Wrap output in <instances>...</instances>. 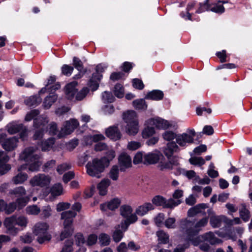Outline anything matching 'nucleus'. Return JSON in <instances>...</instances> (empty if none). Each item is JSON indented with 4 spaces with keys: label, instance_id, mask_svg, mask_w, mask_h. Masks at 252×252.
<instances>
[{
    "label": "nucleus",
    "instance_id": "nucleus-29",
    "mask_svg": "<svg viewBox=\"0 0 252 252\" xmlns=\"http://www.w3.org/2000/svg\"><path fill=\"white\" fill-rule=\"evenodd\" d=\"M111 181L108 179L102 180L97 185L99 193L101 195H104L107 193V188L110 186Z\"/></svg>",
    "mask_w": 252,
    "mask_h": 252
},
{
    "label": "nucleus",
    "instance_id": "nucleus-46",
    "mask_svg": "<svg viewBox=\"0 0 252 252\" xmlns=\"http://www.w3.org/2000/svg\"><path fill=\"white\" fill-rule=\"evenodd\" d=\"M98 239L101 246H107L109 245L110 242V237L105 233L100 234L99 236Z\"/></svg>",
    "mask_w": 252,
    "mask_h": 252
},
{
    "label": "nucleus",
    "instance_id": "nucleus-25",
    "mask_svg": "<svg viewBox=\"0 0 252 252\" xmlns=\"http://www.w3.org/2000/svg\"><path fill=\"white\" fill-rule=\"evenodd\" d=\"M154 207L151 203H145L142 205L139 206L135 211V214L140 216H143L146 215L148 211L153 210Z\"/></svg>",
    "mask_w": 252,
    "mask_h": 252
},
{
    "label": "nucleus",
    "instance_id": "nucleus-6",
    "mask_svg": "<svg viewBox=\"0 0 252 252\" xmlns=\"http://www.w3.org/2000/svg\"><path fill=\"white\" fill-rule=\"evenodd\" d=\"M120 214L125 220L122 221L121 226L123 230H126L130 224L135 222L138 218L135 213H132V207L128 205H122L120 209Z\"/></svg>",
    "mask_w": 252,
    "mask_h": 252
},
{
    "label": "nucleus",
    "instance_id": "nucleus-34",
    "mask_svg": "<svg viewBox=\"0 0 252 252\" xmlns=\"http://www.w3.org/2000/svg\"><path fill=\"white\" fill-rule=\"evenodd\" d=\"M28 175L25 173L20 172L12 179V182L15 185L21 184L28 179Z\"/></svg>",
    "mask_w": 252,
    "mask_h": 252
},
{
    "label": "nucleus",
    "instance_id": "nucleus-47",
    "mask_svg": "<svg viewBox=\"0 0 252 252\" xmlns=\"http://www.w3.org/2000/svg\"><path fill=\"white\" fill-rule=\"evenodd\" d=\"M155 133V128L152 126H148L143 130L142 135L144 138H147L152 136Z\"/></svg>",
    "mask_w": 252,
    "mask_h": 252
},
{
    "label": "nucleus",
    "instance_id": "nucleus-59",
    "mask_svg": "<svg viewBox=\"0 0 252 252\" xmlns=\"http://www.w3.org/2000/svg\"><path fill=\"white\" fill-rule=\"evenodd\" d=\"M71 167L69 163H64L58 166L57 171L60 174H62L65 171L69 169Z\"/></svg>",
    "mask_w": 252,
    "mask_h": 252
},
{
    "label": "nucleus",
    "instance_id": "nucleus-19",
    "mask_svg": "<svg viewBox=\"0 0 252 252\" xmlns=\"http://www.w3.org/2000/svg\"><path fill=\"white\" fill-rule=\"evenodd\" d=\"M18 141V138L16 136L7 138L2 144V147L6 151H12L17 147Z\"/></svg>",
    "mask_w": 252,
    "mask_h": 252
},
{
    "label": "nucleus",
    "instance_id": "nucleus-11",
    "mask_svg": "<svg viewBox=\"0 0 252 252\" xmlns=\"http://www.w3.org/2000/svg\"><path fill=\"white\" fill-rule=\"evenodd\" d=\"M79 126V123L76 119H70L65 122L63 126L60 131L58 137L61 138L70 134Z\"/></svg>",
    "mask_w": 252,
    "mask_h": 252
},
{
    "label": "nucleus",
    "instance_id": "nucleus-36",
    "mask_svg": "<svg viewBox=\"0 0 252 252\" xmlns=\"http://www.w3.org/2000/svg\"><path fill=\"white\" fill-rule=\"evenodd\" d=\"M223 216L213 215L210 217V223L213 228H218L221 226Z\"/></svg>",
    "mask_w": 252,
    "mask_h": 252
},
{
    "label": "nucleus",
    "instance_id": "nucleus-24",
    "mask_svg": "<svg viewBox=\"0 0 252 252\" xmlns=\"http://www.w3.org/2000/svg\"><path fill=\"white\" fill-rule=\"evenodd\" d=\"M102 77V75L101 74L94 73L93 74L92 78L88 83V85L93 91L97 89L99 86L98 82Z\"/></svg>",
    "mask_w": 252,
    "mask_h": 252
},
{
    "label": "nucleus",
    "instance_id": "nucleus-13",
    "mask_svg": "<svg viewBox=\"0 0 252 252\" xmlns=\"http://www.w3.org/2000/svg\"><path fill=\"white\" fill-rule=\"evenodd\" d=\"M161 158H164L159 152H150L144 155V164H153L157 163Z\"/></svg>",
    "mask_w": 252,
    "mask_h": 252
},
{
    "label": "nucleus",
    "instance_id": "nucleus-42",
    "mask_svg": "<svg viewBox=\"0 0 252 252\" xmlns=\"http://www.w3.org/2000/svg\"><path fill=\"white\" fill-rule=\"evenodd\" d=\"M133 105L137 110H145L147 108V105L143 99H136L133 101Z\"/></svg>",
    "mask_w": 252,
    "mask_h": 252
},
{
    "label": "nucleus",
    "instance_id": "nucleus-31",
    "mask_svg": "<svg viewBox=\"0 0 252 252\" xmlns=\"http://www.w3.org/2000/svg\"><path fill=\"white\" fill-rule=\"evenodd\" d=\"M57 99L58 96L57 94H49L45 98L42 104L43 107L46 109H49L57 101Z\"/></svg>",
    "mask_w": 252,
    "mask_h": 252
},
{
    "label": "nucleus",
    "instance_id": "nucleus-4",
    "mask_svg": "<svg viewBox=\"0 0 252 252\" xmlns=\"http://www.w3.org/2000/svg\"><path fill=\"white\" fill-rule=\"evenodd\" d=\"M123 119L126 123V132L130 135L137 134L139 126L136 113L133 110H128L123 113Z\"/></svg>",
    "mask_w": 252,
    "mask_h": 252
},
{
    "label": "nucleus",
    "instance_id": "nucleus-33",
    "mask_svg": "<svg viewBox=\"0 0 252 252\" xmlns=\"http://www.w3.org/2000/svg\"><path fill=\"white\" fill-rule=\"evenodd\" d=\"M41 98L38 95H33L25 100V103L29 106H36L41 102Z\"/></svg>",
    "mask_w": 252,
    "mask_h": 252
},
{
    "label": "nucleus",
    "instance_id": "nucleus-57",
    "mask_svg": "<svg viewBox=\"0 0 252 252\" xmlns=\"http://www.w3.org/2000/svg\"><path fill=\"white\" fill-rule=\"evenodd\" d=\"M177 134L171 131H166L162 135L163 138L166 141H171L174 139H176Z\"/></svg>",
    "mask_w": 252,
    "mask_h": 252
},
{
    "label": "nucleus",
    "instance_id": "nucleus-20",
    "mask_svg": "<svg viewBox=\"0 0 252 252\" xmlns=\"http://www.w3.org/2000/svg\"><path fill=\"white\" fill-rule=\"evenodd\" d=\"M77 83L75 81L67 84L65 88V94L68 99L72 100L76 94L77 89Z\"/></svg>",
    "mask_w": 252,
    "mask_h": 252
},
{
    "label": "nucleus",
    "instance_id": "nucleus-51",
    "mask_svg": "<svg viewBox=\"0 0 252 252\" xmlns=\"http://www.w3.org/2000/svg\"><path fill=\"white\" fill-rule=\"evenodd\" d=\"M189 161L194 165L201 166L205 163V160L202 157H192L189 158Z\"/></svg>",
    "mask_w": 252,
    "mask_h": 252
},
{
    "label": "nucleus",
    "instance_id": "nucleus-32",
    "mask_svg": "<svg viewBox=\"0 0 252 252\" xmlns=\"http://www.w3.org/2000/svg\"><path fill=\"white\" fill-rule=\"evenodd\" d=\"M23 126L22 124L13 122L7 126V131L10 134H15L21 131L23 128Z\"/></svg>",
    "mask_w": 252,
    "mask_h": 252
},
{
    "label": "nucleus",
    "instance_id": "nucleus-22",
    "mask_svg": "<svg viewBox=\"0 0 252 252\" xmlns=\"http://www.w3.org/2000/svg\"><path fill=\"white\" fill-rule=\"evenodd\" d=\"M106 134L110 139L116 141L121 137V134L118 128L115 126H110L106 130Z\"/></svg>",
    "mask_w": 252,
    "mask_h": 252
},
{
    "label": "nucleus",
    "instance_id": "nucleus-53",
    "mask_svg": "<svg viewBox=\"0 0 252 252\" xmlns=\"http://www.w3.org/2000/svg\"><path fill=\"white\" fill-rule=\"evenodd\" d=\"M89 90L87 87L83 88L80 92H79L76 95L75 99L77 100H82L89 93Z\"/></svg>",
    "mask_w": 252,
    "mask_h": 252
},
{
    "label": "nucleus",
    "instance_id": "nucleus-15",
    "mask_svg": "<svg viewBox=\"0 0 252 252\" xmlns=\"http://www.w3.org/2000/svg\"><path fill=\"white\" fill-rule=\"evenodd\" d=\"M119 165L120 170L124 172L127 168L131 166V158L130 157L125 153H122L119 157Z\"/></svg>",
    "mask_w": 252,
    "mask_h": 252
},
{
    "label": "nucleus",
    "instance_id": "nucleus-37",
    "mask_svg": "<svg viewBox=\"0 0 252 252\" xmlns=\"http://www.w3.org/2000/svg\"><path fill=\"white\" fill-rule=\"evenodd\" d=\"M10 195H15L20 197H23L26 194V190L23 186L16 187L12 189H10L9 192Z\"/></svg>",
    "mask_w": 252,
    "mask_h": 252
},
{
    "label": "nucleus",
    "instance_id": "nucleus-23",
    "mask_svg": "<svg viewBox=\"0 0 252 252\" xmlns=\"http://www.w3.org/2000/svg\"><path fill=\"white\" fill-rule=\"evenodd\" d=\"M121 201L118 198H114L107 203L102 204L100 205V209L103 211H106L107 209L114 210L118 208L120 205Z\"/></svg>",
    "mask_w": 252,
    "mask_h": 252
},
{
    "label": "nucleus",
    "instance_id": "nucleus-63",
    "mask_svg": "<svg viewBox=\"0 0 252 252\" xmlns=\"http://www.w3.org/2000/svg\"><path fill=\"white\" fill-rule=\"evenodd\" d=\"M132 85L134 88L140 90H142L144 87V85L142 81L137 78H135L132 80Z\"/></svg>",
    "mask_w": 252,
    "mask_h": 252
},
{
    "label": "nucleus",
    "instance_id": "nucleus-40",
    "mask_svg": "<svg viewBox=\"0 0 252 252\" xmlns=\"http://www.w3.org/2000/svg\"><path fill=\"white\" fill-rule=\"evenodd\" d=\"M157 236L159 243L167 244L169 242V235L163 230H159L157 232Z\"/></svg>",
    "mask_w": 252,
    "mask_h": 252
},
{
    "label": "nucleus",
    "instance_id": "nucleus-50",
    "mask_svg": "<svg viewBox=\"0 0 252 252\" xmlns=\"http://www.w3.org/2000/svg\"><path fill=\"white\" fill-rule=\"evenodd\" d=\"M49 132V134L51 135H58L60 131H58L57 128V125L55 122H52L48 126V128L46 130Z\"/></svg>",
    "mask_w": 252,
    "mask_h": 252
},
{
    "label": "nucleus",
    "instance_id": "nucleus-17",
    "mask_svg": "<svg viewBox=\"0 0 252 252\" xmlns=\"http://www.w3.org/2000/svg\"><path fill=\"white\" fill-rule=\"evenodd\" d=\"M161 158L159 162L158 167L161 171L165 170H172L173 166L178 164V158L176 157H173L172 159H168V161H163Z\"/></svg>",
    "mask_w": 252,
    "mask_h": 252
},
{
    "label": "nucleus",
    "instance_id": "nucleus-10",
    "mask_svg": "<svg viewBox=\"0 0 252 252\" xmlns=\"http://www.w3.org/2000/svg\"><path fill=\"white\" fill-rule=\"evenodd\" d=\"M152 203L157 206H162L163 208H172L181 204V201L180 200H175L172 198L166 200L162 196L157 195L152 199Z\"/></svg>",
    "mask_w": 252,
    "mask_h": 252
},
{
    "label": "nucleus",
    "instance_id": "nucleus-3",
    "mask_svg": "<svg viewBox=\"0 0 252 252\" xmlns=\"http://www.w3.org/2000/svg\"><path fill=\"white\" fill-rule=\"evenodd\" d=\"M208 222V219L207 217L202 218L195 223L191 220L185 219L181 221L180 225L182 230L185 234L192 236H197L202 228L207 225Z\"/></svg>",
    "mask_w": 252,
    "mask_h": 252
},
{
    "label": "nucleus",
    "instance_id": "nucleus-18",
    "mask_svg": "<svg viewBox=\"0 0 252 252\" xmlns=\"http://www.w3.org/2000/svg\"><path fill=\"white\" fill-rule=\"evenodd\" d=\"M179 150L178 146L174 142H171L167 143L166 146L162 148V152L168 159H172V156L174 152Z\"/></svg>",
    "mask_w": 252,
    "mask_h": 252
},
{
    "label": "nucleus",
    "instance_id": "nucleus-35",
    "mask_svg": "<svg viewBox=\"0 0 252 252\" xmlns=\"http://www.w3.org/2000/svg\"><path fill=\"white\" fill-rule=\"evenodd\" d=\"M54 138H49L47 140L42 141L41 143V148L42 151H48L52 149L55 143Z\"/></svg>",
    "mask_w": 252,
    "mask_h": 252
},
{
    "label": "nucleus",
    "instance_id": "nucleus-27",
    "mask_svg": "<svg viewBox=\"0 0 252 252\" xmlns=\"http://www.w3.org/2000/svg\"><path fill=\"white\" fill-rule=\"evenodd\" d=\"M163 95V93L161 91L155 90L148 93L145 96V99L158 101L162 99Z\"/></svg>",
    "mask_w": 252,
    "mask_h": 252
},
{
    "label": "nucleus",
    "instance_id": "nucleus-62",
    "mask_svg": "<svg viewBox=\"0 0 252 252\" xmlns=\"http://www.w3.org/2000/svg\"><path fill=\"white\" fill-rule=\"evenodd\" d=\"M144 161V155L142 152H138L135 155L133 162L135 164H137L140 163H143Z\"/></svg>",
    "mask_w": 252,
    "mask_h": 252
},
{
    "label": "nucleus",
    "instance_id": "nucleus-56",
    "mask_svg": "<svg viewBox=\"0 0 252 252\" xmlns=\"http://www.w3.org/2000/svg\"><path fill=\"white\" fill-rule=\"evenodd\" d=\"M16 203L12 202L7 204L6 203V206H5V209L4 212L5 214L9 215L12 213L16 209Z\"/></svg>",
    "mask_w": 252,
    "mask_h": 252
},
{
    "label": "nucleus",
    "instance_id": "nucleus-12",
    "mask_svg": "<svg viewBox=\"0 0 252 252\" xmlns=\"http://www.w3.org/2000/svg\"><path fill=\"white\" fill-rule=\"evenodd\" d=\"M51 182V178L44 174H39L34 176L30 181V184L33 186L44 187L48 186Z\"/></svg>",
    "mask_w": 252,
    "mask_h": 252
},
{
    "label": "nucleus",
    "instance_id": "nucleus-30",
    "mask_svg": "<svg viewBox=\"0 0 252 252\" xmlns=\"http://www.w3.org/2000/svg\"><path fill=\"white\" fill-rule=\"evenodd\" d=\"M207 207V205L204 203L197 204L189 210L188 212V216L192 217L197 214L202 213L203 210Z\"/></svg>",
    "mask_w": 252,
    "mask_h": 252
},
{
    "label": "nucleus",
    "instance_id": "nucleus-16",
    "mask_svg": "<svg viewBox=\"0 0 252 252\" xmlns=\"http://www.w3.org/2000/svg\"><path fill=\"white\" fill-rule=\"evenodd\" d=\"M9 157L3 151H0V175L6 173L11 169L10 164H6Z\"/></svg>",
    "mask_w": 252,
    "mask_h": 252
},
{
    "label": "nucleus",
    "instance_id": "nucleus-48",
    "mask_svg": "<svg viewBox=\"0 0 252 252\" xmlns=\"http://www.w3.org/2000/svg\"><path fill=\"white\" fill-rule=\"evenodd\" d=\"M119 174V169L117 165H114L109 172L110 178L114 181L118 180Z\"/></svg>",
    "mask_w": 252,
    "mask_h": 252
},
{
    "label": "nucleus",
    "instance_id": "nucleus-55",
    "mask_svg": "<svg viewBox=\"0 0 252 252\" xmlns=\"http://www.w3.org/2000/svg\"><path fill=\"white\" fill-rule=\"evenodd\" d=\"M73 64L79 72H82L83 70V65L82 61L79 58L75 57L73 58Z\"/></svg>",
    "mask_w": 252,
    "mask_h": 252
},
{
    "label": "nucleus",
    "instance_id": "nucleus-45",
    "mask_svg": "<svg viewBox=\"0 0 252 252\" xmlns=\"http://www.w3.org/2000/svg\"><path fill=\"white\" fill-rule=\"evenodd\" d=\"M26 212L28 215H37L40 212V209L37 205H30L26 208Z\"/></svg>",
    "mask_w": 252,
    "mask_h": 252
},
{
    "label": "nucleus",
    "instance_id": "nucleus-49",
    "mask_svg": "<svg viewBox=\"0 0 252 252\" xmlns=\"http://www.w3.org/2000/svg\"><path fill=\"white\" fill-rule=\"evenodd\" d=\"M114 94L118 98H122L124 95V89L120 84H117L114 90Z\"/></svg>",
    "mask_w": 252,
    "mask_h": 252
},
{
    "label": "nucleus",
    "instance_id": "nucleus-41",
    "mask_svg": "<svg viewBox=\"0 0 252 252\" xmlns=\"http://www.w3.org/2000/svg\"><path fill=\"white\" fill-rule=\"evenodd\" d=\"M29 200V196L21 197L17 198L14 202L16 203V207L20 210L26 206Z\"/></svg>",
    "mask_w": 252,
    "mask_h": 252
},
{
    "label": "nucleus",
    "instance_id": "nucleus-28",
    "mask_svg": "<svg viewBox=\"0 0 252 252\" xmlns=\"http://www.w3.org/2000/svg\"><path fill=\"white\" fill-rule=\"evenodd\" d=\"M206 6L207 7V8L206 9L207 11H211L216 13L222 14L225 11L224 6L221 4H220L218 1L217 3H212L211 4L207 3Z\"/></svg>",
    "mask_w": 252,
    "mask_h": 252
},
{
    "label": "nucleus",
    "instance_id": "nucleus-61",
    "mask_svg": "<svg viewBox=\"0 0 252 252\" xmlns=\"http://www.w3.org/2000/svg\"><path fill=\"white\" fill-rule=\"evenodd\" d=\"M56 163V160L54 159H52L47 161L43 165L42 167L43 171L44 172L48 171L50 169L53 168L55 166Z\"/></svg>",
    "mask_w": 252,
    "mask_h": 252
},
{
    "label": "nucleus",
    "instance_id": "nucleus-39",
    "mask_svg": "<svg viewBox=\"0 0 252 252\" xmlns=\"http://www.w3.org/2000/svg\"><path fill=\"white\" fill-rule=\"evenodd\" d=\"M187 239L191 242L194 246H200L201 243L204 241L203 234L195 237V236H190L188 234H186Z\"/></svg>",
    "mask_w": 252,
    "mask_h": 252
},
{
    "label": "nucleus",
    "instance_id": "nucleus-43",
    "mask_svg": "<svg viewBox=\"0 0 252 252\" xmlns=\"http://www.w3.org/2000/svg\"><path fill=\"white\" fill-rule=\"evenodd\" d=\"M101 98L103 102L105 103H112L115 99L112 93L107 91H105L102 94Z\"/></svg>",
    "mask_w": 252,
    "mask_h": 252
},
{
    "label": "nucleus",
    "instance_id": "nucleus-1",
    "mask_svg": "<svg viewBox=\"0 0 252 252\" xmlns=\"http://www.w3.org/2000/svg\"><path fill=\"white\" fill-rule=\"evenodd\" d=\"M115 152L109 151L107 157H104L100 159L95 158L92 162H89L86 167L88 174L92 177L100 178V174L102 172L105 167L108 166L110 161L114 158Z\"/></svg>",
    "mask_w": 252,
    "mask_h": 252
},
{
    "label": "nucleus",
    "instance_id": "nucleus-64",
    "mask_svg": "<svg viewBox=\"0 0 252 252\" xmlns=\"http://www.w3.org/2000/svg\"><path fill=\"white\" fill-rule=\"evenodd\" d=\"M78 144V140L77 139H73L70 140L66 144V148L69 151L73 150Z\"/></svg>",
    "mask_w": 252,
    "mask_h": 252
},
{
    "label": "nucleus",
    "instance_id": "nucleus-38",
    "mask_svg": "<svg viewBox=\"0 0 252 252\" xmlns=\"http://www.w3.org/2000/svg\"><path fill=\"white\" fill-rule=\"evenodd\" d=\"M126 231V230L122 229L121 224L118 225V226L116 227V229L113 233V238L114 241L116 242H120L123 237V232Z\"/></svg>",
    "mask_w": 252,
    "mask_h": 252
},
{
    "label": "nucleus",
    "instance_id": "nucleus-58",
    "mask_svg": "<svg viewBox=\"0 0 252 252\" xmlns=\"http://www.w3.org/2000/svg\"><path fill=\"white\" fill-rule=\"evenodd\" d=\"M74 68L67 64H64L62 67V73L67 76H69L72 74Z\"/></svg>",
    "mask_w": 252,
    "mask_h": 252
},
{
    "label": "nucleus",
    "instance_id": "nucleus-14",
    "mask_svg": "<svg viewBox=\"0 0 252 252\" xmlns=\"http://www.w3.org/2000/svg\"><path fill=\"white\" fill-rule=\"evenodd\" d=\"M147 125L155 126L158 129H165L171 126L170 123L159 117L151 118L147 121Z\"/></svg>",
    "mask_w": 252,
    "mask_h": 252
},
{
    "label": "nucleus",
    "instance_id": "nucleus-60",
    "mask_svg": "<svg viewBox=\"0 0 252 252\" xmlns=\"http://www.w3.org/2000/svg\"><path fill=\"white\" fill-rule=\"evenodd\" d=\"M72 240H67L61 252H73Z\"/></svg>",
    "mask_w": 252,
    "mask_h": 252
},
{
    "label": "nucleus",
    "instance_id": "nucleus-52",
    "mask_svg": "<svg viewBox=\"0 0 252 252\" xmlns=\"http://www.w3.org/2000/svg\"><path fill=\"white\" fill-rule=\"evenodd\" d=\"M39 114V111L38 110L34 109L31 111L29 113H27L25 117V121H30L32 119H36V118H34L35 117L37 116Z\"/></svg>",
    "mask_w": 252,
    "mask_h": 252
},
{
    "label": "nucleus",
    "instance_id": "nucleus-26",
    "mask_svg": "<svg viewBox=\"0 0 252 252\" xmlns=\"http://www.w3.org/2000/svg\"><path fill=\"white\" fill-rule=\"evenodd\" d=\"M204 241L209 243L212 245L220 244L221 240L217 238L212 232H208L203 234Z\"/></svg>",
    "mask_w": 252,
    "mask_h": 252
},
{
    "label": "nucleus",
    "instance_id": "nucleus-44",
    "mask_svg": "<svg viewBox=\"0 0 252 252\" xmlns=\"http://www.w3.org/2000/svg\"><path fill=\"white\" fill-rule=\"evenodd\" d=\"M63 188L61 184L57 183L55 184L51 189V194L53 196H59L63 193Z\"/></svg>",
    "mask_w": 252,
    "mask_h": 252
},
{
    "label": "nucleus",
    "instance_id": "nucleus-5",
    "mask_svg": "<svg viewBox=\"0 0 252 252\" xmlns=\"http://www.w3.org/2000/svg\"><path fill=\"white\" fill-rule=\"evenodd\" d=\"M28 222L27 217L23 216L16 217L12 216L5 219L4 225L7 228V232L10 234L15 235L19 231V229L15 227L16 225L21 227H26Z\"/></svg>",
    "mask_w": 252,
    "mask_h": 252
},
{
    "label": "nucleus",
    "instance_id": "nucleus-7",
    "mask_svg": "<svg viewBox=\"0 0 252 252\" xmlns=\"http://www.w3.org/2000/svg\"><path fill=\"white\" fill-rule=\"evenodd\" d=\"M76 216V213L71 210L63 212L61 214V219L64 220V230L61 234L62 240L68 237L73 233V229L72 227V223L73 219Z\"/></svg>",
    "mask_w": 252,
    "mask_h": 252
},
{
    "label": "nucleus",
    "instance_id": "nucleus-8",
    "mask_svg": "<svg viewBox=\"0 0 252 252\" xmlns=\"http://www.w3.org/2000/svg\"><path fill=\"white\" fill-rule=\"evenodd\" d=\"M48 224L45 222H38L32 228L33 233L37 237V241L40 244L49 241L51 239V235L48 232Z\"/></svg>",
    "mask_w": 252,
    "mask_h": 252
},
{
    "label": "nucleus",
    "instance_id": "nucleus-54",
    "mask_svg": "<svg viewBox=\"0 0 252 252\" xmlns=\"http://www.w3.org/2000/svg\"><path fill=\"white\" fill-rule=\"evenodd\" d=\"M240 215L241 218L245 221H247L250 219V212L244 206H243L242 209L240 210Z\"/></svg>",
    "mask_w": 252,
    "mask_h": 252
},
{
    "label": "nucleus",
    "instance_id": "nucleus-9",
    "mask_svg": "<svg viewBox=\"0 0 252 252\" xmlns=\"http://www.w3.org/2000/svg\"><path fill=\"white\" fill-rule=\"evenodd\" d=\"M49 122L46 116H40L34 120L33 126L37 129L33 135V139L35 140L41 138L45 131V127Z\"/></svg>",
    "mask_w": 252,
    "mask_h": 252
},
{
    "label": "nucleus",
    "instance_id": "nucleus-21",
    "mask_svg": "<svg viewBox=\"0 0 252 252\" xmlns=\"http://www.w3.org/2000/svg\"><path fill=\"white\" fill-rule=\"evenodd\" d=\"M176 143L180 146H185L187 143H191L193 142L192 136L188 133H183L178 134L176 139Z\"/></svg>",
    "mask_w": 252,
    "mask_h": 252
},
{
    "label": "nucleus",
    "instance_id": "nucleus-2",
    "mask_svg": "<svg viewBox=\"0 0 252 252\" xmlns=\"http://www.w3.org/2000/svg\"><path fill=\"white\" fill-rule=\"evenodd\" d=\"M37 148L31 146L26 148L20 155V158L27 162L28 169L32 172L39 170L42 163L40 161L41 156L36 153Z\"/></svg>",
    "mask_w": 252,
    "mask_h": 252
}]
</instances>
